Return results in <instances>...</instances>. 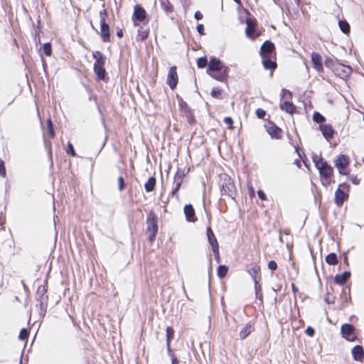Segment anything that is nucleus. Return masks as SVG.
I'll list each match as a JSON object with an SVG mask.
<instances>
[{
  "label": "nucleus",
  "mask_w": 364,
  "mask_h": 364,
  "mask_svg": "<svg viewBox=\"0 0 364 364\" xmlns=\"http://www.w3.org/2000/svg\"><path fill=\"white\" fill-rule=\"evenodd\" d=\"M0 176L4 177L6 176V170L4 161L0 159Z\"/></svg>",
  "instance_id": "de8ad7c7"
},
{
  "label": "nucleus",
  "mask_w": 364,
  "mask_h": 364,
  "mask_svg": "<svg viewBox=\"0 0 364 364\" xmlns=\"http://www.w3.org/2000/svg\"><path fill=\"white\" fill-rule=\"evenodd\" d=\"M178 191V189H176V188H174L171 192V194L173 196L176 194V193Z\"/></svg>",
  "instance_id": "69168bd1"
},
{
  "label": "nucleus",
  "mask_w": 364,
  "mask_h": 364,
  "mask_svg": "<svg viewBox=\"0 0 364 364\" xmlns=\"http://www.w3.org/2000/svg\"><path fill=\"white\" fill-rule=\"evenodd\" d=\"M178 82V75L177 73V67L176 65L171 66L168 72L166 84L169 88L174 90Z\"/></svg>",
  "instance_id": "6e6552de"
},
{
  "label": "nucleus",
  "mask_w": 364,
  "mask_h": 364,
  "mask_svg": "<svg viewBox=\"0 0 364 364\" xmlns=\"http://www.w3.org/2000/svg\"><path fill=\"white\" fill-rule=\"evenodd\" d=\"M123 36H124L123 29L121 28H117V36L119 38H122L123 37Z\"/></svg>",
  "instance_id": "6e6d98bb"
},
{
  "label": "nucleus",
  "mask_w": 364,
  "mask_h": 364,
  "mask_svg": "<svg viewBox=\"0 0 364 364\" xmlns=\"http://www.w3.org/2000/svg\"><path fill=\"white\" fill-rule=\"evenodd\" d=\"M166 341H169V342H171V339L173 337L174 330L173 329V328L168 326L166 328Z\"/></svg>",
  "instance_id": "58836bf2"
},
{
  "label": "nucleus",
  "mask_w": 364,
  "mask_h": 364,
  "mask_svg": "<svg viewBox=\"0 0 364 364\" xmlns=\"http://www.w3.org/2000/svg\"><path fill=\"white\" fill-rule=\"evenodd\" d=\"M124 181L122 176L118 178V188L120 191L124 188Z\"/></svg>",
  "instance_id": "79ce46f5"
},
{
  "label": "nucleus",
  "mask_w": 364,
  "mask_h": 364,
  "mask_svg": "<svg viewBox=\"0 0 364 364\" xmlns=\"http://www.w3.org/2000/svg\"><path fill=\"white\" fill-rule=\"evenodd\" d=\"M280 108L289 114H294L296 112V107L292 102L284 101L280 103Z\"/></svg>",
  "instance_id": "4be33fe9"
},
{
  "label": "nucleus",
  "mask_w": 364,
  "mask_h": 364,
  "mask_svg": "<svg viewBox=\"0 0 364 364\" xmlns=\"http://www.w3.org/2000/svg\"><path fill=\"white\" fill-rule=\"evenodd\" d=\"M319 173L321 177L325 178L326 180H328L333 175V168L328 165V166L323 168L321 170H320Z\"/></svg>",
  "instance_id": "bb28decb"
},
{
  "label": "nucleus",
  "mask_w": 364,
  "mask_h": 364,
  "mask_svg": "<svg viewBox=\"0 0 364 364\" xmlns=\"http://www.w3.org/2000/svg\"><path fill=\"white\" fill-rule=\"evenodd\" d=\"M324 64L326 68L331 69L333 72L335 68L339 64V62L337 60H333L330 57H326L324 60Z\"/></svg>",
  "instance_id": "393cba45"
},
{
  "label": "nucleus",
  "mask_w": 364,
  "mask_h": 364,
  "mask_svg": "<svg viewBox=\"0 0 364 364\" xmlns=\"http://www.w3.org/2000/svg\"><path fill=\"white\" fill-rule=\"evenodd\" d=\"M338 26L343 33H349L350 27L349 23L346 20H341L338 21Z\"/></svg>",
  "instance_id": "c756f323"
},
{
  "label": "nucleus",
  "mask_w": 364,
  "mask_h": 364,
  "mask_svg": "<svg viewBox=\"0 0 364 364\" xmlns=\"http://www.w3.org/2000/svg\"><path fill=\"white\" fill-rule=\"evenodd\" d=\"M268 267L272 271H274L277 268V264L276 263V262H274L273 260L269 261V263H268Z\"/></svg>",
  "instance_id": "09e8293b"
},
{
  "label": "nucleus",
  "mask_w": 364,
  "mask_h": 364,
  "mask_svg": "<svg viewBox=\"0 0 364 364\" xmlns=\"http://www.w3.org/2000/svg\"><path fill=\"white\" fill-rule=\"evenodd\" d=\"M257 195L258 197L262 200H265L267 199L265 193L261 190L257 191Z\"/></svg>",
  "instance_id": "5fc2aeb1"
},
{
  "label": "nucleus",
  "mask_w": 364,
  "mask_h": 364,
  "mask_svg": "<svg viewBox=\"0 0 364 364\" xmlns=\"http://www.w3.org/2000/svg\"><path fill=\"white\" fill-rule=\"evenodd\" d=\"M312 67L318 73H323V66L321 55L316 52H313L311 55Z\"/></svg>",
  "instance_id": "f8f14e48"
},
{
  "label": "nucleus",
  "mask_w": 364,
  "mask_h": 364,
  "mask_svg": "<svg viewBox=\"0 0 364 364\" xmlns=\"http://www.w3.org/2000/svg\"><path fill=\"white\" fill-rule=\"evenodd\" d=\"M183 212L186 215V218L188 222H195L197 218L195 214V210L193 207L191 205H186L183 208Z\"/></svg>",
  "instance_id": "f3484780"
},
{
  "label": "nucleus",
  "mask_w": 364,
  "mask_h": 364,
  "mask_svg": "<svg viewBox=\"0 0 364 364\" xmlns=\"http://www.w3.org/2000/svg\"><path fill=\"white\" fill-rule=\"evenodd\" d=\"M208 65V60L205 57H200L197 60V66L199 68H204Z\"/></svg>",
  "instance_id": "c9c22d12"
},
{
  "label": "nucleus",
  "mask_w": 364,
  "mask_h": 364,
  "mask_svg": "<svg viewBox=\"0 0 364 364\" xmlns=\"http://www.w3.org/2000/svg\"><path fill=\"white\" fill-rule=\"evenodd\" d=\"M48 133L52 138L54 136V130L53 127H50V129H48Z\"/></svg>",
  "instance_id": "052dcab7"
},
{
  "label": "nucleus",
  "mask_w": 364,
  "mask_h": 364,
  "mask_svg": "<svg viewBox=\"0 0 364 364\" xmlns=\"http://www.w3.org/2000/svg\"><path fill=\"white\" fill-rule=\"evenodd\" d=\"M306 333L309 336H313L314 335V329L312 327L309 326L306 331Z\"/></svg>",
  "instance_id": "3c124183"
},
{
  "label": "nucleus",
  "mask_w": 364,
  "mask_h": 364,
  "mask_svg": "<svg viewBox=\"0 0 364 364\" xmlns=\"http://www.w3.org/2000/svg\"><path fill=\"white\" fill-rule=\"evenodd\" d=\"M161 7L166 14L173 12L174 7L168 0H160Z\"/></svg>",
  "instance_id": "5701e85b"
},
{
  "label": "nucleus",
  "mask_w": 364,
  "mask_h": 364,
  "mask_svg": "<svg viewBox=\"0 0 364 364\" xmlns=\"http://www.w3.org/2000/svg\"><path fill=\"white\" fill-rule=\"evenodd\" d=\"M213 97H218L219 95H220V92H211Z\"/></svg>",
  "instance_id": "e2e57ef3"
},
{
  "label": "nucleus",
  "mask_w": 364,
  "mask_h": 364,
  "mask_svg": "<svg viewBox=\"0 0 364 364\" xmlns=\"http://www.w3.org/2000/svg\"><path fill=\"white\" fill-rule=\"evenodd\" d=\"M47 124H48V129H50V127H53V124H52V121L50 119H48Z\"/></svg>",
  "instance_id": "680f3d73"
},
{
  "label": "nucleus",
  "mask_w": 364,
  "mask_h": 364,
  "mask_svg": "<svg viewBox=\"0 0 364 364\" xmlns=\"http://www.w3.org/2000/svg\"><path fill=\"white\" fill-rule=\"evenodd\" d=\"M347 198L348 195L340 188L336 191L335 203L338 206L341 207Z\"/></svg>",
  "instance_id": "6ab92c4d"
},
{
  "label": "nucleus",
  "mask_w": 364,
  "mask_h": 364,
  "mask_svg": "<svg viewBox=\"0 0 364 364\" xmlns=\"http://www.w3.org/2000/svg\"><path fill=\"white\" fill-rule=\"evenodd\" d=\"M208 73L213 77L219 81L225 80L228 76L226 70H223V64L221 61L217 58H212L210 60Z\"/></svg>",
  "instance_id": "7ed1b4c3"
},
{
  "label": "nucleus",
  "mask_w": 364,
  "mask_h": 364,
  "mask_svg": "<svg viewBox=\"0 0 364 364\" xmlns=\"http://www.w3.org/2000/svg\"><path fill=\"white\" fill-rule=\"evenodd\" d=\"M29 333L26 328H22L19 333L18 338L21 340H26L28 338Z\"/></svg>",
  "instance_id": "ea45409f"
},
{
  "label": "nucleus",
  "mask_w": 364,
  "mask_h": 364,
  "mask_svg": "<svg viewBox=\"0 0 364 364\" xmlns=\"http://www.w3.org/2000/svg\"><path fill=\"white\" fill-rule=\"evenodd\" d=\"M312 160H313V162L314 163L315 166L318 164V162H320L321 160H323V158L319 156V155H317V154H314L313 156H312Z\"/></svg>",
  "instance_id": "8fccbe9b"
},
{
  "label": "nucleus",
  "mask_w": 364,
  "mask_h": 364,
  "mask_svg": "<svg viewBox=\"0 0 364 364\" xmlns=\"http://www.w3.org/2000/svg\"><path fill=\"white\" fill-rule=\"evenodd\" d=\"M137 34L136 36V40L137 42H144L145 41L149 36L150 28L147 26V24H142L141 26H138Z\"/></svg>",
  "instance_id": "4468645a"
},
{
  "label": "nucleus",
  "mask_w": 364,
  "mask_h": 364,
  "mask_svg": "<svg viewBox=\"0 0 364 364\" xmlns=\"http://www.w3.org/2000/svg\"><path fill=\"white\" fill-rule=\"evenodd\" d=\"M47 289L45 286L41 285L38 287L36 291L37 299L41 300L43 299V296L46 293Z\"/></svg>",
  "instance_id": "473e14b6"
},
{
  "label": "nucleus",
  "mask_w": 364,
  "mask_h": 364,
  "mask_svg": "<svg viewBox=\"0 0 364 364\" xmlns=\"http://www.w3.org/2000/svg\"><path fill=\"white\" fill-rule=\"evenodd\" d=\"M182 181H183L182 176L180 175L179 173H177L174 176V183L176 184L175 188H176V189L179 190L181 185L182 183Z\"/></svg>",
  "instance_id": "e433bc0d"
},
{
  "label": "nucleus",
  "mask_w": 364,
  "mask_h": 364,
  "mask_svg": "<svg viewBox=\"0 0 364 364\" xmlns=\"http://www.w3.org/2000/svg\"><path fill=\"white\" fill-rule=\"evenodd\" d=\"M219 185L222 194L234 198L236 194V188L232 178L226 173L219 176Z\"/></svg>",
  "instance_id": "20e7f679"
},
{
  "label": "nucleus",
  "mask_w": 364,
  "mask_h": 364,
  "mask_svg": "<svg viewBox=\"0 0 364 364\" xmlns=\"http://www.w3.org/2000/svg\"><path fill=\"white\" fill-rule=\"evenodd\" d=\"M224 122L228 126L229 129H232L233 122H232V119L231 117H225Z\"/></svg>",
  "instance_id": "49530a36"
},
{
  "label": "nucleus",
  "mask_w": 364,
  "mask_h": 364,
  "mask_svg": "<svg viewBox=\"0 0 364 364\" xmlns=\"http://www.w3.org/2000/svg\"><path fill=\"white\" fill-rule=\"evenodd\" d=\"M255 289L256 298H257L260 301H262V287H261V285L259 284V282H256L255 283Z\"/></svg>",
  "instance_id": "72a5a7b5"
},
{
  "label": "nucleus",
  "mask_w": 364,
  "mask_h": 364,
  "mask_svg": "<svg viewBox=\"0 0 364 364\" xmlns=\"http://www.w3.org/2000/svg\"><path fill=\"white\" fill-rule=\"evenodd\" d=\"M188 122L190 124H193L194 122V118L193 117H190L188 119Z\"/></svg>",
  "instance_id": "0e129e2a"
},
{
  "label": "nucleus",
  "mask_w": 364,
  "mask_h": 364,
  "mask_svg": "<svg viewBox=\"0 0 364 364\" xmlns=\"http://www.w3.org/2000/svg\"><path fill=\"white\" fill-rule=\"evenodd\" d=\"M350 274L348 272H344L341 274H338L335 277V282L338 284H343L347 279L350 277Z\"/></svg>",
  "instance_id": "a878e982"
},
{
  "label": "nucleus",
  "mask_w": 364,
  "mask_h": 364,
  "mask_svg": "<svg viewBox=\"0 0 364 364\" xmlns=\"http://www.w3.org/2000/svg\"><path fill=\"white\" fill-rule=\"evenodd\" d=\"M265 114H266V112L263 109H261V108L257 109L256 115L257 116L258 118L263 119L265 117Z\"/></svg>",
  "instance_id": "a19ab883"
},
{
  "label": "nucleus",
  "mask_w": 364,
  "mask_h": 364,
  "mask_svg": "<svg viewBox=\"0 0 364 364\" xmlns=\"http://www.w3.org/2000/svg\"><path fill=\"white\" fill-rule=\"evenodd\" d=\"M67 154H70L73 156H75V152L73 146L71 143H68V144Z\"/></svg>",
  "instance_id": "37998d69"
},
{
  "label": "nucleus",
  "mask_w": 364,
  "mask_h": 364,
  "mask_svg": "<svg viewBox=\"0 0 364 364\" xmlns=\"http://www.w3.org/2000/svg\"><path fill=\"white\" fill-rule=\"evenodd\" d=\"M259 55L264 68L273 72L277 67L274 44L269 41H264L260 47Z\"/></svg>",
  "instance_id": "f257e3e1"
},
{
  "label": "nucleus",
  "mask_w": 364,
  "mask_h": 364,
  "mask_svg": "<svg viewBox=\"0 0 364 364\" xmlns=\"http://www.w3.org/2000/svg\"><path fill=\"white\" fill-rule=\"evenodd\" d=\"M197 31L200 36L205 35L204 26L202 23H198L196 26Z\"/></svg>",
  "instance_id": "a18cd8bd"
},
{
  "label": "nucleus",
  "mask_w": 364,
  "mask_h": 364,
  "mask_svg": "<svg viewBox=\"0 0 364 364\" xmlns=\"http://www.w3.org/2000/svg\"><path fill=\"white\" fill-rule=\"evenodd\" d=\"M320 129L323 136L327 139L330 140L333 138L334 131L331 125L323 124L320 126Z\"/></svg>",
  "instance_id": "412c9836"
},
{
  "label": "nucleus",
  "mask_w": 364,
  "mask_h": 364,
  "mask_svg": "<svg viewBox=\"0 0 364 364\" xmlns=\"http://www.w3.org/2000/svg\"><path fill=\"white\" fill-rule=\"evenodd\" d=\"M212 91H213V92H215V91H218V90H215V89L214 88V89H213V90H212Z\"/></svg>",
  "instance_id": "774afa93"
},
{
  "label": "nucleus",
  "mask_w": 364,
  "mask_h": 364,
  "mask_svg": "<svg viewBox=\"0 0 364 364\" xmlns=\"http://www.w3.org/2000/svg\"><path fill=\"white\" fill-rule=\"evenodd\" d=\"M171 358V364H178V361L177 358L173 355V356H170Z\"/></svg>",
  "instance_id": "bf43d9fd"
},
{
  "label": "nucleus",
  "mask_w": 364,
  "mask_h": 364,
  "mask_svg": "<svg viewBox=\"0 0 364 364\" xmlns=\"http://www.w3.org/2000/svg\"><path fill=\"white\" fill-rule=\"evenodd\" d=\"M350 162V159L347 155H340L335 160V166L338 169L341 174L344 173L343 171L347 168Z\"/></svg>",
  "instance_id": "ddd939ff"
},
{
  "label": "nucleus",
  "mask_w": 364,
  "mask_h": 364,
  "mask_svg": "<svg viewBox=\"0 0 364 364\" xmlns=\"http://www.w3.org/2000/svg\"><path fill=\"white\" fill-rule=\"evenodd\" d=\"M194 18L198 21L201 20L203 18V15L200 11H197L194 14Z\"/></svg>",
  "instance_id": "603ef678"
},
{
  "label": "nucleus",
  "mask_w": 364,
  "mask_h": 364,
  "mask_svg": "<svg viewBox=\"0 0 364 364\" xmlns=\"http://www.w3.org/2000/svg\"><path fill=\"white\" fill-rule=\"evenodd\" d=\"M228 272V267L225 265H220L218 268V275L220 278H223Z\"/></svg>",
  "instance_id": "f704fd0d"
},
{
  "label": "nucleus",
  "mask_w": 364,
  "mask_h": 364,
  "mask_svg": "<svg viewBox=\"0 0 364 364\" xmlns=\"http://www.w3.org/2000/svg\"><path fill=\"white\" fill-rule=\"evenodd\" d=\"M252 331V326L250 323H247L240 331V338L243 340L246 338Z\"/></svg>",
  "instance_id": "b1692460"
},
{
  "label": "nucleus",
  "mask_w": 364,
  "mask_h": 364,
  "mask_svg": "<svg viewBox=\"0 0 364 364\" xmlns=\"http://www.w3.org/2000/svg\"><path fill=\"white\" fill-rule=\"evenodd\" d=\"M207 237L210 245L212 247V250L214 252L217 259H219V246L217 239L212 231L211 228L208 227L207 228Z\"/></svg>",
  "instance_id": "9b49d317"
},
{
  "label": "nucleus",
  "mask_w": 364,
  "mask_h": 364,
  "mask_svg": "<svg viewBox=\"0 0 364 364\" xmlns=\"http://www.w3.org/2000/svg\"><path fill=\"white\" fill-rule=\"evenodd\" d=\"M93 70L98 81L108 82L109 77L105 66L93 68Z\"/></svg>",
  "instance_id": "dca6fc26"
},
{
  "label": "nucleus",
  "mask_w": 364,
  "mask_h": 364,
  "mask_svg": "<svg viewBox=\"0 0 364 364\" xmlns=\"http://www.w3.org/2000/svg\"><path fill=\"white\" fill-rule=\"evenodd\" d=\"M235 3H237L239 5H241V1L240 0H233Z\"/></svg>",
  "instance_id": "338daca9"
},
{
  "label": "nucleus",
  "mask_w": 364,
  "mask_h": 364,
  "mask_svg": "<svg viewBox=\"0 0 364 364\" xmlns=\"http://www.w3.org/2000/svg\"><path fill=\"white\" fill-rule=\"evenodd\" d=\"M42 49H43V54L46 56H51L52 55L53 51H52V46H51L50 43H44Z\"/></svg>",
  "instance_id": "2f4dec72"
},
{
  "label": "nucleus",
  "mask_w": 364,
  "mask_h": 364,
  "mask_svg": "<svg viewBox=\"0 0 364 364\" xmlns=\"http://www.w3.org/2000/svg\"><path fill=\"white\" fill-rule=\"evenodd\" d=\"M355 331V328L352 325L348 323L343 324L341 328L343 337L350 341H355L356 338Z\"/></svg>",
  "instance_id": "9d476101"
},
{
  "label": "nucleus",
  "mask_w": 364,
  "mask_h": 364,
  "mask_svg": "<svg viewBox=\"0 0 364 364\" xmlns=\"http://www.w3.org/2000/svg\"><path fill=\"white\" fill-rule=\"evenodd\" d=\"M156 186V179L154 177H150L146 182L144 187L146 192H151L154 189Z\"/></svg>",
  "instance_id": "c85d7f7f"
},
{
  "label": "nucleus",
  "mask_w": 364,
  "mask_h": 364,
  "mask_svg": "<svg viewBox=\"0 0 364 364\" xmlns=\"http://www.w3.org/2000/svg\"><path fill=\"white\" fill-rule=\"evenodd\" d=\"M132 20L134 26H139L141 23L142 24H148L149 17L146 10L139 4L135 5Z\"/></svg>",
  "instance_id": "39448f33"
},
{
  "label": "nucleus",
  "mask_w": 364,
  "mask_h": 364,
  "mask_svg": "<svg viewBox=\"0 0 364 364\" xmlns=\"http://www.w3.org/2000/svg\"><path fill=\"white\" fill-rule=\"evenodd\" d=\"M267 131L273 139H279L282 136V130L275 124H271L267 127Z\"/></svg>",
  "instance_id": "a211bd4d"
},
{
  "label": "nucleus",
  "mask_w": 364,
  "mask_h": 364,
  "mask_svg": "<svg viewBox=\"0 0 364 364\" xmlns=\"http://www.w3.org/2000/svg\"><path fill=\"white\" fill-rule=\"evenodd\" d=\"M108 16V11L105 9H103L99 11L100 24V31L99 34L104 43H110L112 41L110 27L107 22Z\"/></svg>",
  "instance_id": "f03ea898"
},
{
  "label": "nucleus",
  "mask_w": 364,
  "mask_h": 364,
  "mask_svg": "<svg viewBox=\"0 0 364 364\" xmlns=\"http://www.w3.org/2000/svg\"><path fill=\"white\" fill-rule=\"evenodd\" d=\"M146 225L149 240L153 241L158 232L157 217L153 211H150L148 214Z\"/></svg>",
  "instance_id": "0eeeda50"
},
{
  "label": "nucleus",
  "mask_w": 364,
  "mask_h": 364,
  "mask_svg": "<svg viewBox=\"0 0 364 364\" xmlns=\"http://www.w3.org/2000/svg\"><path fill=\"white\" fill-rule=\"evenodd\" d=\"M313 119L317 123H321L325 121V117L318 112H314Z\"/></svg>",
  "instance_id": "4c0bfd02"
},
{
  "label": "nucleus",
  "mask_w": 364,
  "mask_h": 364,
  "mask_svg": "<svg viewBox=\"0 0 364 364\" xmlns=\"http://www.w3.org/2000/svg\"><path fill=\"white\" fill-rule=\"evenodd\" d=\"M245 34L249 38L255 41L261 36L262 32L257 29V21L255 18H247L245 20Z\"/></svg>",
  "instance_id": "423d86ee"
},
{
  "label": "nucleus",
  "mask_w": 364,
  "mask_h": 364,
  "mask_svg": "<svg viewBox=\"0 0 364 364\" xmlns=\"http://www.w3.org/2000/svg\"><path fill=\"white\" fill-rule=\"evenodd\" d=\"M166 346L169 356H173V353L171 349V342L169 341H166Z\"/></svg>",
  "instance_id": "4d7b16f0"
},
{
  "label": "nucleus",
  "mask_w": 364,
  "mask_h": 364,
  "mask_svg": "<svg viewBox=\"0 0 364 364\" xmlns=\"http://www.w3.org/2000/svg\"><path fill=\"white\" fill-rule=\"evenodd\" d=\"M260 271V267L259 266H255L248 270L249 274L251 275L254 282H259L260 279V277H257V274Z\"/></svg>",
  "instance_id": "cd10ccee"
},
{
  "label": "nucleus",
  "mask_w": 364,
  "mask_h": 364,
  "mask_svg": "<svg viewBox=\"0 0 364 364\" xmlns=\"http://www.w3.org/2000/svg\"><path fill=\"white\" fill-rule=\"evenodd\" d=\"M353 359L357 361H362L364 358V349L361 346H355L352 349Z\"/></svg>",
  "instance_id": "aec40b11"
},
{
  "label": "nucleus",
  "mask_w": 364,
  "mask_h": 364,
  "mask_svg": "<svg viewBox=\"0 0 364 364\" xmlns=\"http://www.w3.org/2000/svg\"><path fill=\"white\" fill-rule=\"evenodd\" d=\"M326 262L330 265H335L338 263L337 256L335 253H330L326 257Z\"/></svg>",
  "instance_id": "7c9ffc66"
},
{
  "label": "nucleus",
  "mask_w": 364,
  "mask_h": 364,
  "mask_svg": "<svg viewBox=\"0 0 364 364\" xmlns=\"http://www.w3.org/2000/svg\"><path fill=\"white\" fill-rule=\"evenodd\" d=\"M40 34L41 33H35V35H34V41H36V43H41V36H40Z\"/></svg>",
  "instance_id": "13d9d810"
},
{
  "label": "nucleus",
  "mask_w": 364,
  "mask_h": 364,
  "mask_svg": "<svg viewBox=\"0 0 364 364\" xmlns=\"http://www.w3.org/2000/svg\"><path fill=\"white\" fill-rule=\"evenodd\" d=\"M41 32H42V30H41V20L38 19L37 21V23H36V33H41Z\"/></svg>",
  "instance_id": "864d4df0"
},
{
  "label": "nucleus",
  "mask_w": 364,
  "mask_h": 364,
  "mask_svg": "<svg viewBox=\"0 0 364 364\" xmlns=\"http://www.w3.org/2000/svg\"><path fill=\"white\" fill-rule=\"evenodd\" d=\"M328 166V164H327V162L323 159L316 165V167L320 171L323 168H325Z\"/></svg>",
  "instance_id": "c03bdc74"
},
{
  "label": "nucleus",
  "mask_w": 364,
  "mask_h": 364,
  "mask_svg": "<svg viewBox=\"0 0 364 364\" xmlns=\"http://www.w3.org/2000/svg\"><path fill=\"white\" fill-rule=\"evenodd\" d=\"M92 57L95 59L93 68H98L105 65L106 56L100 51H94L92 53Z\"/></svg>",
  "instance_id": "2eb2a0df"
},
{
  "label": "nucleus",
  "mask_w": 364,
  "mask_h": 364,
  "mask_svg": "<svg viewBox=\"0 0 364 364\" xmlns=\"http://www.w3.org/2000/svg\"><path fill=\"white\" fill-rule=\"evenodd\" d=\"M333 73L341 79L347 80L352 73V68L349 65L339 63L335 68Z\"/></svg>",
  "instance_id": "1a4fd4ad"
}]
</instances>
